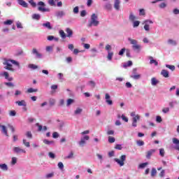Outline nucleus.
<instances>
[{
  "mask_svg": "<svg viewBox=\"0 0 179 179\" xmlns=\"http://www.w3.org/2000/svg\"><path fill=\"white\" fill-rule=\"evenodd\" d=\"M15 103H16V104H17L20 106H23L24 107H26V106H27L26 101L24 100L17 101Z\"/></svg>",
  "mask_w": 179,
  "mask_h": 179,
  "instance_id": "nucleus-26",
  "label": "nucleus"
},
{
  "mask_svg": "<svg viewBox=\"0 0 179 179\" xmlns=\"http://www.w3.org/2000/svg\"><path fill=\"white\" fill-rule=\"evenodd\" d=\"M172 141H173V143L176 145L175 149H176L177 150L179 148V140L177 138H173Z\"/></svg>",
  "mask_w": 179,
  "mask_h": 179,
  "instance_id": "nucleus-21",
  "label": "nucleus"
},
{
  "mask_svg": "<svg viewBox=\"0 0 179 179\" xmlns=\"http://www.w3.org/2000/svg\"><path fill=\"white\" fill-rule=\"evenodd\" d=\"M125 160H127V156L126 155H122L120 157V159H118V158L115 159V162H116V163H117V164H119V166L120 167H122V166H124V162H125Z\"/></svg>",
  "mask_w": 179,
  "mask_h": 179,
  "instance_id": "nucleus-7",
  "label": "nucleus"
},
{
  "mask_svg": "<svg viewBox=\"0 0 179 179\" xmlns=\"http://www.w3.org/2000/svg\"><path fill=\"white\" fill-rule=\"evenodd\" d=\"M105 3L103 8L106 10H113V4L110 2V0H103Z\"/></svg>",
  "mask_w": 179,
  "mask_h": 179,
  "instance_id": "nucleus-8",
  "label": "nucleus"
},
{
  "mask_svg": "<svg viewBox=\"0 0 179 179\" xmlns=\"http://www.w3.org/2000/svg\"><path fill=\"white\" fill-rule=\"evenodd\" d=\"M128 66H132V61H128L123 64V68H128Z\"/></svg>",
  "mask_w": 179,
  "mask_h": 179,
  "instance_id": "nucleus-35",
  "label": "nucleus"
},
{
  "mask_svg": "<svg viewBox=\"0 0 179 179\" xmlns=\"http://www.w3.org/2000/svg\"><path fill=\"white\" fill-rule=\"evenodd\" d=\"M66 32L67 34L66 37H69V38H71V37H72V36L73 35V31H72V29H71L70 28H66Z\"/></svg>",
  "mask_w": 179,
  "mask_h": 179,
  "instance_id": "nucleus-18",
  "label": "nucleus"
},
{
  "mask_svg": "<svg viewBox=\"0 0 179 179\" xmlns=\"http://www.w3.org/2000/svg\"><path fill=\"white\" fill-rule=\"evenodd\" d=\"M88 85L91 86V87H94V86H96V83H94V81L91 80L88 82Z\"/></svg>",
  "mask_w": 179,
  "mask_h": 179,
  "instance_id": "nucleus-59",
  "label": "nucleus"
},
{
  "mask_svg": "<svg viewBox=\"0 0 179 179\" xmlns=\"http://www.w3.org/2000/svg\"><path fill=\"white\" fill-rule=\"evenodd\" d=\"M136 145H138V146H143V145H145V142H143V141L138 140L136 141Z\"/></svg>",
  "mask_w": 179,
  "mask_h": 179,
  "instance_id": "nucleus-47",
  "label": "nucleus"
},
{
  "mask_svg": "<svg viewBox=\"0 0 179 179\" xmlns=\"http://www.w3.org/2000/svg\"><path fill=\"white\" fill-rule=\"evenodd\" d=\"M49 105L50 106V107L55 106V99H49Z\"/></svg>",
  "mask_w": 179,
  "mask_h": 179,
  "instance_id": "nucleus-37",
  "label": "nucleus"
},
{
  "mask_svg": "<svg viewBox=\"0 0 179 179\" xmlns=\"http://www.w3.org/2000/svg\"><path fill=\"white\" fill-rule=\"evenodd\" d=\"M16 26L18 29H23V24H22V22H20V21L16 22Z\"/></svg>",
  "mask_w": 179,
  "mask_h": 179,
  "instance_id": "nucleus-45",
  "label": "nucleus"
},
{
  "mask_svg": "<svg viewBox=\"0 0 179 179\" xmlns=\"http://www.w3.org/2000/svg\"><path fill=\"white\" fill-rule=\"evenodd\" d=\"M112 49H113V48H112L111 45H109V44H107V45H106V47H105V50H106L108 52H111V50H112Z\"/></svg>",
  "mask_w": 179,
  "mask_h": 179,
  "instance_id": "nucleus-48",
  "label": "nucleus"
},
{
  "mask_svg": "<svg viewBox=\"0 0 179 179\" xmlns=\"http://www.w3.org/2000/svg\"><path fill=\"white\" fill-rule=\"evenodd\" d=\"M22 143L26 146V148H30V142L27 141L26 139L22 140Z\"/></svg>",
  "mask_w": 179,
  "mask_h": 179,
  "instance_id": "nucleus-36",
  "label": "nucleus"
},
{
  "mask_svg": "<svg viewBox=\"0 0 179 179\" xmlns=\"http://www.w3.org/2000/svg\"><path fill=\"white\" fill-rule=\"evenodd\" d=\"M45 51L47 52H51L52 51V46H46Z\"/></svg>",
  "mask_w": 179,
  "mask_h": 179,
  "instance_id": "nucleus-56",
  "label": "nucleus"
},
{
  "mask_svg": "<svg viewBox=\"0 0 179 179\" xmlns=\"http://www.w3.org/2000/svg\"><path fill=\"white\" fill-rule=\"evenodd\" d=\"M13 23V20H7L6 21L3 22V24H5V26H10V24H12Z\"/></svg>",
  "mask_w": 179,
  "mask_h": 179,
  "instance_id": "nucleus-34",
  "label": "nucleus"
},
{
  "mask_svg": "<svg viewBox=\"0 0 179 179\" xmlns=\"http://www.w3.org/2000/svg\"><path fill=\"white\" fill-rule=\"evenodd\" d=\"M17 159L15 157H12V161H11V164L15 165V163H17Z\"/></svg>",
  "mask_w": 179,
  "mask_h": 179,
  "instance_id": "nucleus-62",
  "label": "nucleus"
},
{
  "mask_svg": "<svg viewBox=\"0 0 179 179\" xmlns=\"http://www.w3.org/2000/svg\"><path fill=\"white\" fill-rule=\"evenodd\" d=\"M82 111H83V110L80 108H78L76 110H75V114L78 115V114H80V113H82Z\"/></svg>",
  "mask_w": 179,
  "mask_h": 179,
  "instance_id": "nucleus-55",
  "label": "nucleus"
},
{
  "mask_svg": "<svg viewBox=\"0 0 179 179\" xmlns=\"http://www.w3.org/2000/svg\"><path fill=\"white\" fill-rule=\"evenodd\" d=\"M165 66L166 68H168V69H170V71H171L172 72H173V71H176V66L174 65L166 64Z\"/></svg>",
  "mask_w": 179,
  "mask_h": 179,
  "instance_id": "nucleus-30",
  "label": "nucleus"
},
{
  "mask_svg": "<svg viewBox=\"0 0 179 179\" xmlns=\"http://www.w3.org/2000/svg\"><path fill=\"white\" fill-rule=\"evenodd\" d=\"M173 15H179V9L178 8H174L173 10Z\"/></svg>",
  "mask_w": 179,
  "mask_h": 179,
  "instance_id": "nucleus-63",
  "label": "nucleus"
},
{
  "mask_svg": "<svg viewBox=\"0 0 179 179\" xmlns=\"http://www.w3.org/2000/svg\"><path fill=\"white\" fill-rule=\"evenodd\" d=\"M92 3H93V0H87V6H88V8H90Z\"/></svg>",
  "mask_w": 179,
  "mask_h": 179,
  "instance_id": "nucleus-57",
  "label": "nucleus"
},
{
  "mask_svg": "<svg viewBox=\"0 0 179 179\" xmlns=\"http://www.w3.org/2000/svg\"><path fill=\"white\" fill-rule=\"evenodd\" d=\"M100 24L99 21V15L96 13H92L90 17V20L87 24V27H97Z\"/></svg>",
  "mask_w": 179,
  "mask_h": 179,
  "instance_id": "nucleus-2",
  "label": "nucleus"
},
{
  "mask_svg": "<svg viewBox=\"0 0 179 179\" xmlns=\"http://www.w3.org/2000/svg\"><path fill=\"white\" fill-rule=\"evenodd\" d=\"M31 55L34 56L36 59H43V53L40 52L37 48H34L31 50Z\"/></svg>",
  "mask_w": 179,
  "mask_h": 179,
  "instance_id": "nucleus-5",
  "label": "nucleus"
},
{
  "mask_svg": "<svg viewBox=\"0 0 179 179\" xmlns=\"http://www.w3.org/2000/svg\"><path fill=\"white\" fill-rule=\"evenodd\" d=\"M115 149H117V150H122V145H121L120 144H117L115 146Z\"/></svg>",
  "mask_w": 179,
  "mask_h": 179,
  "instance_id": "nucleus-58",
  "label": "nucleus"
},
{
  "mask_svg": "<svg viewBox=\"0 0 179 179\" xmlns=\"http://www.w3.org/2000/svg\"><path fill=\"white\" fill-rule=\"evenodd\" d=\"M12 64L18 68L20 67V64L17 61L14 59H4V62L3 63L4 65V69L10 71L11 72H15V69L12 68Z\"/></svg>",
  "mask_w": 179,
  "mask_h": 179,
  "instance_id": "nucleus-1",
  "label": "nucleus"
},
{
  "mask_svg": "<svg viewBox=\"0 0 179 179\" xmlns=\"http://www.w3.org/2000/svg\"><path fill=\"white\" fill-rule=\"evenodd\" d=\"M48 3L50 6H57V4L55 3V1L54 0H48Z\"/></svg>",
  "mask_w": 179,
  "mask_h": 179,
  "instance_id": "nucleus-38",
  "label": "nucleus"
},
{
  "mask_svg": "<svg viewBox=\"0 0 179 179\" xmlns=\"http://www.w3.org/2000/svg\"><path fill=\"white\" fill-rule=\"evenodd\" d=\"M17 3L22 6V8H28L29 5L24 0H17Z\"/></svg>",
  "mask_w": 179,
  "mask_h": 179,
  "instance_id": "nucleus-14",
  "label": "nucleus"
},
{
  "mask_svg": "<svg viewBox=\"0 0 179 179\" xmlns=\"http://www.w3.org/2000/svg\"><path fill=\"white\" fill-rule=\"evenodd\" d=\"M43 143H45V145H51V143H54V141H48L47 139L43 140Z\"/></svg>",
  "mask_w": 179,
  "mask_h": 179,
  "instance_id": "nucleus-50",
  "label": "nucleus"
},
{
  "mask_svg": "<svg viewBox=\"0 0 179 179\" xmlns=\"http://www.w3.org/2000/svg\"><path fill=\"white\" fill-rule=\"evenodd\" d=\"M148 164H149V163H148V162L142 163V164H139L138 167H139V169H145V167H146V166H148Z\"/></svg>",
  "mask_w": 179,
  "mask_h": 179,
  "instance_id": "nucleus-42",
  "label": "nucleus"
},
{
  "mask_svg": "<svg viewBox=\"0 0 179 179\" xmlns=\"http://www.w3.org/2000/svg\"><path fill=\"white\" fill-rule=\"evenodd\" d=\"M26 136L29 138V139H31V138H33V134H31V131H27L26 133Z\"/></svg>",
  "mask_w": 179,
  "mask_h": 179,
  "instance_id": "nucleus-51",
  "label": "nucleus"
},
{
  "mask_svg": "<svg viewBox=\"0 0 179 179\" xmlns=\"http://www.w3.org/2000/svg\"><path fill=\"white\" fill-rule=\"evenodd\" d=\"M59 34H60L62 38H66V35L65 34V32L64 31V30H60Z\"/></svg>",
  "mask_w": 179,
  "mask_h": 179,
  "instance_id": "nucleus-41",
  "label": "nucleus"
},
{
  "mask_svg": "<svg viewBox=\"0 0 179 179\" xmlns=\"http://www.w3.org/2000/svg\"><path fill=\"white\" fill-rule=\"evenodd\" d=\"M145 15H146V13L145 12V9L141 8L139 10V15L140 16H145Z\"/></svg>",
  "mask_w": 179,
  "mask_h": 179,
  "instance_id": "nucleus-44",
  "label": "nucleus"
},
{
  "mask_svg": "<svg viewBox=\"0 0 179 179\" xmlns=\"http://www.w3.org/2000/svg\"><path fill=\"white\" fill-rule=\"evenodd\" d=\"M0 169L3 170V171H8V165L6 164H0Z\"/></svg>",
  "mask_w": 179,
  "mask_h": 179,
  "instance_id": "nucleus-31",
  "label": "nucleus"
},
{
  "mask_svg": "<svg viewBox=\"0 0 179 179\" xmlns=\"http://www.w3.org/2000/svg\"><path fill=\"white\" fill-rule=\"evenodd\" d=\"M9 115H10V117H15V115H16V111H15V110H10V111L9 112Z\"/></svg>",
  "mask_w": 179,
  "mask_h": 179,
  "instance_id": "nucleus-61",
  "label": "nucleus"
},
{
  "mask_svg": "<svg viewBox=\"0 0 179 179\" xmlns=\"http://www.w3.org/2000/svg\"><path fill=\"white\" fill-rule=\"evenodd\" d=\"M128 41H129L130 44L132 45V49L134 51H138V52H139V51L142 50V45H139L138 43V41H136V39L128 38Z\"/></svg>",
  "mask_w": 179,
  "mask_h": 179,
  "instance_id": "nucleus-3",
  "label": "nucleus"
},
{
  "mask_svg": "<svg viewBox=\"0 0 179 179\" xmlns=\"http://www.w3.org/2000/svg\"><path fill=\"white\" fill-rule=\"evenodd\" d=\"M90 137L89 136H85L83 138H81L80 141L79 142L80 146H84L85 143H86L85 141H89Z\"/></svg>",
  "mask_w": 179,
  "mask_h": 179,
  "instance_id": "nucleus-12",
  "label": "nucleus"
},
{
  "mask_svg": "<svg viewBox=\"0 0 179 179\" xmlns=\"http://www.w3.org/2000/svg\"><path fill=\"white\" fill-rule=\"evenodd\" d=\"M113 8L116 10H120L121 8V0H115L114 3H113Z\"/></svg>",
  "mask_w": 179,
  "mask_h": 179,
  "instance_id": "nucleus-9",
  "label": "nucleus"
},
{
  "mask_svg": "<svg viewBox=\"0 0 179 179\" xmlns=\"http://www.w3.org/2000/svg\"><path fill=\"white\" fill-rule=\"evenodd\" d=\"M30 5L32 6L33 8H36L37 6V3H36V2H34V0H29V1Z\"/></svg>",
  "mask_w": 179,
  "mask_h": 179,
  "instance_id": "nucleus-49",
  "label": "nucleus"
},
{
  "mask_svg": "<svg viewBox=\"0 0 179 179\" xmlns=\"http://www.w3.org/2000/svg\"><path fill=\"white\" fill-rule=\"evenodd\" d=\"M156 121L157 122H162V121H163V120L162 119V117L161 116H157L156 117Z\"/></svg>",
  "mask_w": 179,
  "mask_h": 179,
  "instance_id": "nucleus-64",
  "label": "nucleus"
},
{
  "mask_svg": "<svg viewBox=\"0 0 179 179\" xmlns=\"http://www.w3.org/2000/svg\"><path fill=\"white\" fill-rule=\"evenodd\" d=\"M154 153H156V150L155 149H151L147 151L145 155L146 159H150V157H152Z\"/></svg>",
  "mask_w": 179,
  "mask_h": 179,
  "instance_id": "nucleus-11",
  "label": "nucleus"
},
{
  "mask_svg": "<svg viewBox=\"0 0 179 179\" xmlns=\"http://www.w3.org/2000/svg\"><path fill=\"white\" fill-rule=\"evenodd\" d=\"M105 99L107 104H108L109 106H113V101L110 99V94H106Z\"/></svg>",
  "mask_w": 179,
  "mask_h": 179,
  "instance_id": "nucleus-16",
  "label": "nucleus"
},
{
  "mask_svg": "<svg viewBox=\"0 0 179 179\" xmlns=\"http://www.w3.org/2000/svg\"><path fill=\"white\" fill-rule=\"evenodd\" d=\"M161 75H162L164 78H169L170 76L169 71L166 69L162 70Z\"/></svg>",
  "mask_w": 179,
  "mask_h": 179,
  "instance_id": "nucleus-22",
  "label": "nucleus"
},
{
  "mask_svg": "<svg viewBox=\"0 0 179 179\" xmlns=\"http://www.w3.org/2000/svg\"><path fill=\"white\" fill-rule=\"evenodd\" d=\"M28 68H30V69H37V68H38V66L36 64H29Z\"/></svg>",
  "mask_w": 179,
  "mask_h": 179,
  "instance_id": "nucleus-43",
  "label": "nucleus"
},
{
  "mask_svg": "<svg viewBox=\"0 0 179 179\" xmlns=\"http://www.w3.org/2000/svg\"><path fill=\"white\" fill-rule=\"evenodd\" d=\"M73 99H69L68 100H67V103H66V106H71V104H72L73 103Z\"/></svg>",
  "mask_w": 179,
  "mask_h": 179,
  "instance_id": "nucleus-53",
  "label": "nucleus"
},
{
  "mask_svg": "<svg viewBox=\"0 0 179 179\" xmlns=\"http://www.w3.org/2000/svg\"><path fill=\"white\" fill-rule=\"evenodd\" d=\"M113 55H114V52H108L107 58H108V61H111L113 59Z\"/></svg>",
  "mask_w": 179,
  "mask_h": 179,
  "instance_id": "nucleus-32",
  "label": "nucleus"
},
{
  "mask_svg": "<svg viewBox=\"0 0 179 179\" xmlns=\"http://www.w3.org/2000/svg\"><path fill=\"white\" fill-rule=\"evenodd\" d=\"M1 129H2L3 134H4L6 136H9V135L8 134V129H6V127L2 126Z\"/></svg>",
  "mask_w": 179,
  "mask_h": 179,
  "instance_id": "nucleus-33",
  "label": "nucleus"
},
{
  "mask_svg": "<svg viewBox=\"0 0 179 179\" xmlns=\"http://www.w3.org/2000/svg\"><path fill=\"white\" fill-rule=\"evenodd\" d=\"M131 78H132V79H134L135 80H138L141 78V75L140 74H136V75L134 74L133 76H131Z\"/></svg>",
  "mask_w": 179,
  "mask_h": 179,
  "instance_id": "nucleus-40",
  "label": "nucleus"
},
{
  "mask_svg": "<svg viewBox=\"0 0 179 179\" xmlns=\"http://www.w3.org/2000/svg\"><path fill=\"white\" fill-rule=\"evenodd\" d=\"M43 27L45 29H48V30H51L52 27L51 26V23L50 22H46L42 24Z\"/></svg>",
  "mask_w": 179,
  "mask_h": 179,
  "instance_id": "nucleus-20",
  "label": "nucleus"
},
{
  "mask_svg": "<svg viewBox=\"0 0 179 179\" xmlns=\"http://www.w3.org/2000/svg\"><path fill=\"white\" fill-rule=\"evenodd\" d=\"M36 126L38 127V132H41V131H43V130L47 131V127H46L45 126H44V127H43V126L41 125L39 123H36Z\"/></svg>",
  "mask_w": 179,
  "mask_h": 179,
  "instance_id": "nucleus-23",
  "label": "nucleus"
},
{
  "mask_svg": "<svg viewBox=\"0 0 179 179\" xmlns=\"http://www.w3.org/2000/svg\"><path fill=\"white\" fill-rule=\"evenodd\" d=\"M57 166L60 170H64V164L62 162H59Z\"/></svg>",
  "mask_w": 179,
  "mask_h": 179,
  "instance_id": "nucleus-60",
  "label": "nucleus"
},
{
  "mask_svg": "<svg viewBox=\"0 0 179 179\" xmlns=\"http://www.w3.org/2000/svg\"><path fill=\"white\" fill-rule=\"evenodd\" d=\"M159 81L156 78H152L151 79V85L152 86H156L157 85H159Z\"/></svg>",
  "mask_w": 179,
  "mask_h": 179,
  "instance_id": "nucleus-24",
  "label": "nucleus"
},
{
  "mask_svg": "<svg viewBox=\"0 0 179 179\" xmlns=\"http://www.w3.org/2000/svg\"><path fill=\"white\" fill-rule=\"evenodd\" d=\"M141 119V116L139 115H136L133 117V122H132V127H136V122H138V120Z\"/></svg>",
  "mask_w": 179,
  "mask_h": 179,
  "instance_id": "nucleus-13",
  "label": "nucleus"
},
{
  "mask_svg": "<svg viewBox=\"0 0 179 179\" xmlns=\"http://www.w3.org/2000/svg\"><path fill=\"white\" fill-rule=\"evenodd\" d=\"M132 23L134 29H136V27H139V25L141 24V21L134 20L132 22Z\"/></svg>",
  "mask_w": 179,
  "mask_h": 179,
  "instance_id": "nucleus-29",
  "label": "nucleus"
},
{
  "mask_svg": "<svg viewBox=\"0 0 179 179\" xmlns=\"http://www.w3.org/2000/svg\"><path fill=\"white\" fill-rule=\"evenodd\" d=\"M150 64L151 65H152V64H154L155 65V66H157V65H159V62H157V61L154 59L152 57H150Z\"/></svg>",
  "mask_w": 179,
  "mask_h": 179,
  "instance_id": "nucleus-27",
  "label": "nucleus"
},
{
  "mask_svg": "<svg viewBox=\"0 0 179 179\" xmlns=\"http://www.w3.org/2000/svg\"><path fill=\"white\" fill-rule=\"evenodd\" d=\"M37 5H38V10L39 12L44 13V12H50V8H45V3L43 1L38 2Z\"/></svg>",
  "mask_w": 179,
  "mask_h": 179,
  "instance_id": "nucleus-4",
  "label": "nucleus"
},
{
  "mask_svg": "<svg viewBox=\"0 0 179 179\" xmlns=\"http://www.w3.org/2000/svg\"><path fill=\"white\" fill-rule=\"evenodd\" d=\"M129 20L130 22H134L136 20V16L134 15V13H130Z\"/></svg>",
  "mask_w": 179,
  "mask_h": 179,
  "instance_id": "nucleus-25",
  "label": "nucleus"
},
{
  "mask_svg": "<svg viewBox=\"0 0 179 179\" xmlns=\"http://www.w3.org/2000/svg\"><path fill=\"white\" fill-rule=\"evenodd\" d=\"M108 141L109 143H114V142H115V138L109 136Z\"/></svg>",
  "mask_w": 179,
  "mask_h": 179,
  "instance_id": "nucleus-46",
  "label": "nucleus"
},
{
  "mask_svg": "<svg viewBox=\"0 0 179 179\" xmlns=\"http://www.w3.org/2000/svg\"><path fill=\"white\" fill-rule=\"evenodd\" d=\"M164 153L165 152L164 148L159 149V155L162 156V157H164Z\"/></svg>",
  "mask_w": 179,
  "mask_h": 179,
  "instance_id": "nucleus-54",
  "label": "nucleus"
},
{
  "mask_svg": "<svg viewBox=\"0 0 179 179\" xmlns=\"http://www.w3.org/2000/svg\"><path fill=\"white\" fill-rule=\"evenodd\" d=\"M143 24L144 25V30L145 31H150V27L149 26L150 24H153V21L152 20H145L143 22Z\"/></svg>",
  "mask_w": 179,
  "mask_h": 179,
  "instance_id": "nucleus-6",
  "label": "nucleus"
},
{
  "mask_svg": "<svg viewBox=\"0 0 179 179\" xmlns=\"http://www.w3.org/2000/svg\"><path fill=\"white\" fill-rule=\"evenodd\" d=\"M167 44H169V45H173L174 47H176L178 43L176 42V41L169 38L167 40Z\"/></svg>",
  "mask_w": 179,
  "mask_h": 179,
  "instance_id": "nucleus-17",
  "label": "nucleus"
},
{
  "mask_svg": "<svg viewBox=\"0 0 179 179\" xmlns=\"http://www.w3.org/2000/svg\"><path fill=\"white\" fill-rule=\"evenodd\" d=\"M1 76H3L5 79L8 80L9 82H12V80H13V78L9 77V73H8L7 71L1 73Z\"/></svg>",
  "mask_w": 179,
  "mask_h": 179,
  "instance_id": "nucleus-10",
  "label": "nucleus"
},
{
  "mask_svg": "<svg viewBox=\"0 0 179 179\" xmlns=\"http://www.w3.org/2000/svg\"><path fill=\"white\" fill-rule=\"evenodd\" d=\"M13 152H15V153H26V150H24L19 147H15L13 148Z\"/></svg>",
  "mask_w": 179,
  "mask_h": 179,
  "instance_id": "nucleus-15",
  "label": "nucleus"
},
{
  "mask_svg": "<svg viewBox=\"0 0 179 179\" xmlns=\"http://www.w3.org/2000/svg\"><path fill=\"white\" fill-rule=\"evenodd\" d=\"M157 174V171L156 170V169L152 168L151 171V177H155V176H156Z\"/></svg>",
  "mask_w": 179,
  "mask_h": 179,
  "instance_id": "nucleus-39",
  "label": "nucleus"
},
{
  "mask_svg": "<svg viewBox=\"0 0 179 179\" xmlns=\"http://www.w3.org/2000/svg\"><path fill=\"white\" fill-rule=\"evenodd\" d=\"M166 6H167V4L164 2H162L159 4V8L161 9H164V8H166Z\"/></svg>",
  "mask_w": 179,
  "mask_h": 179,
  "instance_id": "nucleus-52",
  "label": "nucleus"
},
{
  "mask_svg": "<svg viewBox=\"0 0 179 179\" xmlns=\"http://www.w3.org/2000/svg\"><path fill=\"white\" fill-rule=\"evenodd\" d=\"M55 16L57 17H63V16H65V12L64 10H59L55 13Z\"/></svg>",
  "mask_w": 179,
  "mask_h": 179,
  "instance_id": "nucleus-19",
  "label": "nucleus"
},
{
  "mask_svg": "<svg viewBox=\"0 0 179 179\" xmlns=\"http://www.w3.org/2000/svg\"><path fill=\"white\" fill-rule=\"evenodd\" d=\"M32 19L34 20H40V19H41V15L40 14H33Z\"/></svg>",
  "mask_w": 179,
  "mask_h": 179,
  "instance_id": "nucleus-28",
  "label": "nucleus"
}]
</instances>
